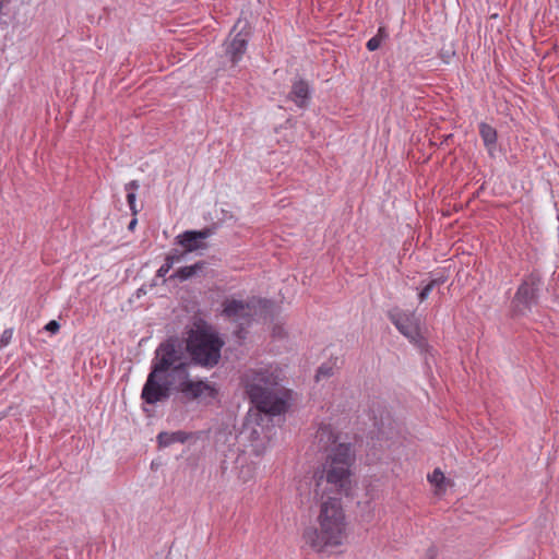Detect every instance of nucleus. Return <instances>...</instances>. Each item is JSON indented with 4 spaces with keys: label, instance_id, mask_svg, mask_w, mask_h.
Masks as SVG:
<instances>
[{
    "label": "nucleus",
    "instance_id": "obj_1",
    "mask_svg": "<svg viewBox=\"0 0 559 559\" xmlns=\"http://www.w3.org/2000/svg\"><path fill=\"white\" fill-rule=\"evenodd\" d=\"M353 454L349 444L338 443L329 454L323 466V474L317 483L316 495L324 498L325 491L347 495L350 488ZM317 527H309L304 533L305 543L313 550L321 552L341 546L346 539L345 514L341 501L336 497L322 499Z\"/></svg>",
    "mask_w": 559,
    "mask_h": 559
},
{
    "label": "nucleus",
    "instance_id": "obj_2",
    "mask_svg": "<svg viewBox=\"0 0 559 559\" xmlns=\"http://www.w3.org/2000/svg\"><path fill=\"white\" fill-rule=\"evenodd\" d=\"M190 364L180 343L168 340L155 350L151 371L143 385L141 397L147 404L166 401L171 393H180L188 400H212L216 388L204 380L193 381L189 374Z\"/></svg>",
    "mask_w": 559,
    "mask_h": 559
},
{
    "label": "nucleus",
    "instance_id": "obj_3",
    "mask_svg": "<svg viewBox=\"0 0 559 559\" xmlns=\"http://www.w3.org/2000/svg\"><path fill=\"white\" fill-rule=\"evenodd\" d=\"M278 382L280 369L272 365L249 369L242 377L246 393L255 409L271 415H280L287 408L286 401L278 394Z\"/></svg>",
    "mask_w": 559,
    "mask_h": 559
},
{
    "label": "nucleus",
    "instance_id": "obj_4",
    "mask_svg": "<svg viewBox=\"0 0 559 559\" xmlns=\"http://www.w3.org/2000/svg\"><path fill=\"white\" fill-rule=\"evenodd\" d=\"M269 416L272 415L264 414V412L259 409L250 411L238 436L231 432L228 436H224L229 448L234 447L236 441H238L245 445L246 449L243 451L254 456H260L270 443L271 428L264 425V421L270 420Z\"/></svg>",
    "mask_w": 559,
    "mask_h": 559
},
{
    "label": "nucleus",
    "instance_id": "obj_5",
    "mask_svg": "<svg viewBox=\"0 0 559 559\" xmlns=\"http://www.w3.org/2000/svg\"><path fill=\"white\" fill-rule=\"evenodd\" d=\"M224 345V340L210 326L192 329L186 340V348L191 360L205 368H213L219 362Z\"/></svg>",
    "mask_w": 559,
    "mask_h": 559
},
{
    "label": "nucleus",
    "instance_id": "obj_6",
    "mask_svg": "<svg viewBox=\"0 0 559 559\" xmlns=\"http://www.w3.org/2000/svg\"><path fill=\"white\" fill-rule=\"evenodd\" d=\"M266 306V300L255 297L247 301L227 298L222 304V316L242 329L245 325H248L254 317L262 314Z\"/></svg>",
    "mask_w": 559,
    "mask_h": 559
},
{
    "label": "nucleus",
    "instance_id": "obj_7",
    "mask_svg": "<svg viewBox=\"0 0 559 559\" xmlns=\"http://www.w3.org/2000/svg\"><path fill=\"white\" fill-rule=\"evenodd\" d=\"M224 452L225 460L222 462V467L227 469L228 460L235 463V469L237 477L240 479L242 484H246L253 479L255 475V464L253 462H249L251 453H247L246 451H239V449L228 448V451Z\"/></svg>",
    "mask_w": 559,
    "mask_h": 559
},
{
    "label": "nucleus",
    "instance_id": "obj_8",
    "mask_svg": "<svg viewBox=\"0 0 559 559\" xmlns=\"http://www.w3.org/2000/svg\"><path fill=\"white\" fill-rule=\"evenodd\" d=\"M390 320L396 329L407 337L412 343H418L420 340L418 320L414 312H406L399 309L390 311Z\"/></svg>",
    "mask_w": 559,
    "mask_h": 559
},
{
    "label": "nucleus",
    "instance_id": "obj_9",
    "mask_svg": "<svg viewBox=\"0 0 559 559\" xmlns=\"http://www.w3.org/2000/svg\"><path fill=\"white\" fill-rule=\"evenodd\" d=\"M537 290V280L535 277L531 276L525 280L519 287L513 300L515 310L520 313L530 310L536 300Z\"/></svg>",
    "mask_w": 559,
    "mask_h": 559
},
{
    "label": "nucleus",
    "instance_id": "obj_10",
    "mask_svg": "<svg viewBox=\"0 0 559 559\" xmlns=\"http://www.w3.org/2000/svg\"><path fill=\"white\" fill-rule=\"evenodd\" d=\"M247 24L238 21L234 27V31H237L228 41L226 46V53L230 59L233 64H237L239 60H241L248 41V32H245Z\"/></svg>",
    "mask_w": 559,
    "mask_h": 559
},
{
    "label": "nucleus",
    "instance_id": "obj_11",
    "mask_svg": "<svg viewBox=\"0 0 559 559\" xmlns=\"http://www.w3.org/2000/svg\"><path fill=\"white\" fill-rule=\"evenodd\" d=\"M212 235L211 229L187 230L177 236V241L187 252H193L206 248L205 239Z\"/></svg>",
    "mask_w": 559,
    "mask_h": 559
},
{
    "label": "nucleus",
    "instance_id": "obj_12",
    "mask_svg": "<svg viewBox=\"0 0 559 559\" xmlns=\"http://www.w3.org/2000/svg\"><path fill=\"white\" fill-rule=\"evenodd\" d=\"M289 98L300 108H305L310 99V90L307 82L298 80L294 82Z\"/></svg>",
    "mask_w": 559,
    "mask_h": 559
},
{
    "label": "nucleus",
    "instance_id": "obj_13",
    "mask_svg": "<svg viewBox=\"0 0 559 559\" xmlns=\"http://www.w3.org/2000/svg\"><path fill=\"white\" fill-rule=\"evenodd\" d=\"M316 439L321 449H328L331 444L336 442V437L329 425H322L319 427Z\"/></svg>",
    "mask_w": 559,
    "mask_h": 559
},
{
    "label": "nucleus",
    "instance_id": "obj_14",
    "mask_svg": "<svg viewBox=\"0 0 559 559\" xmlns=\"http://www.w3.org/2000/svg\"><path fill=\"white\" fill-rule=\"evenodd\" d=\"M479 133H480V136L484 141V144L485 146L488 148V151L491 153L492 150L495 148L496 146V142H497V132L496 130L485 123V122H481L479 124Z\"/></svg>",
    "mask_w": 559,
    "mask_h": 559
},
{
    "label": "nucleus",
    "instance_id": "obj_15",
    "mask_svg": "<svg viewBox=\"0 0 559 559\" xmlns=\"http://www.w3.org/2000/svg\"><path fill=\"white\" fill-rule=\"evenodd\" d=\"M157 440L160 447H168L175 442L183 443L187 440V436L182 431L160 432L157 436Z\"/></svg>",
    "mask_w": 559,
    "mask_h": 559
},
{
    "label": "nucleus",
    "instance_id": "obj_16",
    "mask_svg": "<svg viewBox=\"0 0 559 559\" xmlns=\"http://www.w3.org/2000/svg\"><path fill=\"white\" fill-rule=\"evenodd\" d=\"M428 480L435 486L437 495H441L445 491L448 481L439 468L435 469L431 475H428Z\"/></svg>",
    "mask_w": 559,
    "mask_h": 559
},
{
    "label": "nucleus",
    "instance_id": "obj_17",
    "mask_svg": "<svg viewBox=\"0 0 559 559\" xmlns=\"http://www.w3.org/2000/svg\"><path fill=\"white\" fill-rule=\"evenodd\" d=\"M139 189V182L135 180H132L126 185V191H127V201L130 206V210L132 211V214L138 213L136 204H135V191Z\"/></svg>",
    "mask_w": 559,
    "mask_h": 559
},
{
    "label": "nucleus",
    "instance_id": "obj_18",
    "mask_svg": "<svg viewBox=\"0 0 559 559\" xmlns=\"http://www.w3.org/2000/svg\"><path fill=\"white\" fill-rule=\"evenodd\" d=\"M444 283V278L443 277H438V278H433L421 290L420 293L418 294V298H419V301L423 302L425 301L430 293L432 292V289L436 287V286H439V285H442Z\"/></svg>",
    "mask_w": 559,
    "mask_h": 559
},
{
    "label": "nucleus",
    "instance_id": "obj_19",
    "mask_svg": "<svg viewBox=\"0 0 559 559\" xmlns=\"http://www.w3.org/2000/svg\"><path fill=\"white\" fill-rule=\"evenodd\" d=\"M202 269L201 263H195L193 265L185 266L179 269L175 276L180 280H188L189 277L193 276L199 270Z\"/></svg>",
    "mask_w": 559,
    "mask_h": 559
},
{
    "label": "nucleus",
    "instance_id": "obj_20",
    "mask_svg": "<svg viewBox=\"0 0 559 559\" xmlns=\"http://www.w3.org/2000/svg\"><path fill=\"white\" fill-rule=\"evenodd\" d=\"M336 366L335 361H329L322 364L316 374L317 381H320L322 379H326L333 374L334 368Z\"/></svg>",
    "mask_w": 559,
    "mask_h": 559
},
{
    "label": "nucleus",
    "instance_id": "obj_21",
    "mask_svg": "<svg viewBox=\"0 0 559 559\" xmlns=\"http://www.w3.org/2000/svg\"><path fill=\"white\" fill-rule=\"evenodd\" d=\"M174 263H175V257L168 255L165 260V263L158 269L157 275L159 277L165 276L169 272V270L173 267Z\"/></svg>",
    "mask_w": 559,
    "mask_h": 559
},
{
    "label": "nucleus",
    "instance_id": "obj_22",
    "mask_svg": "<svg viewBox=\"0 0 559 559\" xmlns=\"http://www.w3.org/2000/svg\"><path fill=\"white\" fill-rule=\"evenodd\" d=\"M12 337H13V329L12 328L5 329L0 336V349L3 347H7L11 343Z\"/></svg>",
    "mask_w": 559,
    "mask_h": 559
},
{
    "label": "nucleus",
    "instance_id": "obj_23",
    "mask_svg": "<svg viewBox=\"0 0 559 559\" xmlns=\"http://www.w3.org/2000/svg\"><path fill=\"white\" fill-rule=\"evenodd\" d=\"M381 33H382V29L380 28L379 29V34L377 36H373L372 38H370L368 41H367V48L368 50L370 51H374L377 50L380 45H381Z\"/></svg>",
    "mask_w": 559,
    "mask_h": 559
},
{
    "label": "nucleus",
    "instance_id": "obj_24",
    "mask_svg": "<svg viewBox=\"0 0 559 559\" xmlns=\"http://www.w3.org/2000/svg\"><path fill=\"white\" fill-rule=\"evenodd\" d=\"M45 330L55 334L60 330V324L56 320H51L45 325Z\"/></svg>",
    "mask_w": 559,
    "mask_h": 559
},
{
    "label": "nucleus",
    "instance_id": "obj_25",
    "mask_svg": "<svg viewBox=\"0 0 559 559\" xmlns=\"http://www.w3.org/2000/svg\"><path fill=\"white\" fill-rule=\"evenodd\" d=\"M136 225V219L133 218L130 223H129V229H133Z\"/></svg>",
    "mask_w": 559,
    "mask_h": 559
}]
</instances>
